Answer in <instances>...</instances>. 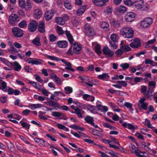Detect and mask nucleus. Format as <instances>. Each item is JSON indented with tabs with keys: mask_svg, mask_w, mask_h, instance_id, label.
Masks as SVG:
<instances>
[{
	"mask_svg": "<svg viewBox=\"0 0 157 157\" xmlns=\"http://www.w3.org/2000/svg\"><path fill=\"white\" fill-rule=\"evenodd\" d=\"M61 113L56 111L53 112L52 114V116L56 117H59L61 116Z\"/></svg>",
	"mask_w": 157,
	"mask_h": 157,
	"instance_id": "56",
	"label": "nucleus"
},
{
	"mask_svg": "<svg viewBox=\"0 0 157 157\" xmlns=\"http://www.w3.org/2000/svg\"><path fill=\"white\" fill-rule=\"evenodd\" d=\"M145 121L147 122V124H145V125H146L148 128H153L150 123V121L147 118L146 119Z\"/></svg>",
	"mask_w": 157,
	"mask_h": 157,
	"instance_id": "52",
	"label": "nucleus"
},
{
	"mask_svg": "<svg viewBox=\"0 0 157 157\" xmlns=\"http://www.w3.org/2000/svg\"><path fill=\"white\" fill-rule=\"evenodd\" d=\"M34 17L36 18H39L42 15L41 11L39 9L35 10L34 13Z\"/></svg>",
	"mask_w": 157,
	"mask_h": 157,
	"instance_id": "22",
	"label": "nucleus"
},
{
	"mask_svg": "<svg viewBox=\"0 0 157 157\" xmlns=\"http://www.w3.org/2000/svg\"><path fill=\"white\" fill-rule=\"evenodd\" d=\"M102 125L105 127L109 128L110 129L113 130L116 129V128L113 126L111 125L110 124L108 123L103 122L102 123Z\"/></svg>",
	"mask_w": 157,
	"mask_h": 157,
	"instance_id": "34",
	"label": "nucleus"
},
{
	"mask_svg": "<svg viewBox=\"0 0 157 157\" xmlns=\"http://www.w3.org/2000/svg\"><path fill=\"white\" fill-rule=\"evenodd\" d=\"M12 31L15 37L18 38L21 37L23 35L22 30L18 27H14L12 29Z\"/></svg>",
	"mask_w": 157,
	"mask_h": 157,
	"instance_id": "5",
	"label": "nucleus"
},
{
	"mask_svg": "<svg viewBox=\"0 0 157 157\" xmlns=\"http://www.w3.org/2000/svg\"><path fill=\"white\" fill-rule=\"evenodd\" d=\"M75 113L77 115L78 117L80 118L82 117V114L84 113V111L81 110L78 107H77L75 109Z\"/></svg>",
	"mask_w": 157,
	"mask_h": 157,
	"instance_id": "21",
	"label": "nucleus"
},
{
	"mask_svg": "<svg viewBox=\"0 0 157 157\" xmlns=\"http://www.w3.org/2000/svg\"><path fill=\"white\" fill-rule=\"evenodd\" d=\"M38 25V23L34 20L31 21L28 25V29L29 31L33 32L35 31Z\"/></svg>",
	"mask_w": 157,
	"mask_h": 157,
	"instance_id": "6",
	"label": "nucleus"
},
{
	"mask_svg": "<svg viewBox=\"0 0 157 157\" xmlns=\"http://www.w3.org/2000/svg\"><path fill=\"white\" fill-rule=\"evenodd\" d=\"M94 106H90L88 107V109L92 113H94L95 112V109Z\"/></svg>",
	"mask_w": 157,
	"mask_h": 157,
	"instance_id": "61",
	"label": "nucleus"
},
{
	"mask_svg": "<svg viewBox=\"0 0 157 157\" xmlns=\"http://www.w3.org/2000/svg\"><path fill=\"white\" fill-rule=\"evenodd\" d=\"M116 10L117 12L123 13L127 11V8L124 6L121 5L117 7Z\"/></svg>",
	"mask_w": 157,
	"mask_h": 157,
	"instance_id": "18",
	"label": "nucleus"
},
{
	"mask_svg": "<svg viewBox=\"0 0 157 157\" xmlns=\"http://www.w3.org/2000/svg\"><path fill=\"white\" fill-rule=\"evenodd\" d=\"M65 93L67 94H70L72 92V88L69 86H67L64 88Z\"/></svg>",
	"mask_w": 157,
	"mask_h": 157,
	"instance_id": "37",
	"label": "nucleus"
},
{
	"mask_svg": "<svg viewBox=\"0 0 157 157\" xmlns=\"http://www.w3.org/2000/svg\"><path fill=\"white\" fill-rule=\"evenodd\" d=\"M152 22L153 20L151 18H147L141 22L140 25L144 28H146L151 25Z\"/></svg>",
	"mask_w": 157,
	"mask_h": 157,
	"instance_id": "8",
	"label": "nucleus"
},
{
	"mask_svg": "<svg viewBox=\"0 0 157 157\" xmlns=\"http://www.w3.org/2000/svg\"><path fill=\"white\" fill-rule=\"evenodd\" d=\"M98 110L100 111L101 112H106L108 110L107 107L105 106L101 105L100 106H98L97 108Z\"/></svg>",
	"mask_w": 157,
	"mask_h": 157,
	"instance_id": "29",
	"label": "nucleus"
},
{
	"mask_svg": "<svg viewBox=\"0 0 157 157\" xmlns=\"http://www.w3.org/2000/svg\"><path fill=\"white\" fill-rule=\"evenodd\" d=\"M56 31L57 33L59 35L64 34L65 32L69 41L71 44H72L74 42V40L72 35L71 34L69 31L66 30L64 32L62 28L59 26H57L56 27Z\"/></svg>",
	"mask_w": 157,
	"mask_h": 157,
	"instance_id": "2",
	"label": "nucleus"
},
{
	"mask_svg": "<svg viewBox=\"0 0 157 157\" xmlns=\"http://www.w3.org/2000/svg\"><path fill=\"white\" fill-rule=\"evenodd\" d=\"M124 99H119L117 100V103L118 105L121 107H123L124 106V104L123 103V101Z\"/></svg>",
	"mask_w": 157,
	"mask_h": 157,
	"instance_id": "55",
	"label": "nucleus"
},
{
	"mask_svg": "<svg viewBox=\"0 0 157 157\" xmlns=\"http://www.w3.org/2000/svg\"><path fill=\"white\" fill-rule=\"evenodd\" d=\"M12 65L13 66L14 70L16 71H20L21 68V66L16 61L14 62L13 64Z\"/></svg>",
	"mask_w": 157,
	"mask_h": 157,
	"instance_id": "25",
	"label": "nucleus"
},
{
	"mask_svg": "<svg viewBox=\"0 0 157 157\" xmlns=\"http://www.w3.org/2000/svg\"><path fill=\"white\" fill-rule=\"evenodd\" d=\"M86 8V6H84L77 11V14L78 16L82 15L85 12Z\"/></svg>",
	"mask_w": 157,
	"mask_h": 157,
	"instance_id": "28",
	"label": "nucleus"
},
{
	"mask_svg": "<svg viewBox=\"0 0 157 157\" xmlns=\"http://www.w3.org/2000/svg\"><path fill=\"white\" fill-rule=\"evenodd\" d=\"M120 32L121 35L125 38H131L133 36L134 31L131 28L124 27L121 29Z\"/></svg>",
	"mask_w": 157,
	"mask_h": 157,
	"instance_id": "1",
	"label": "nucleus"
},
{
	"mask_svg": "<svg viewBox=\"0 0 157 157\" xmlns=\"http://www.w3.org/2000/svg\"><path fill=\"white\" fill-rule=\"evenodd\" d=\"M143 4L141 3H137V4H135L133 6L138 10L141 11L142 7Z\"/></svg>",
	"mask_w": 157,
	"mask_h": 157,
	"instance_id": "46",
	"label": "nucleus"
},
{
	"mask_svg": "<svg viewBox=\"0 0 157 157\" xmlns=\"http://www.w3.org/2000/svg\"><path fill=\"white\" fill-rule=\"evenodd\" d=\"M35 77L36 80L39 82L42 83L43 82V80L40 78V76L37 74H36Z\"/></svg>",
	"mask_w": 157,
	"mask_h": 157,
	"instance_id": "58",
	"label": "nucleus"
},
{
	"mask_svg": "<svg viewBox=\"0 0 157 157\" xmlns=\"http://www.w3.org/2000/svg\"><path fill=\"white\" fill-rule=\"evenodd\" d=\"M140 40L137 39L134 40L130 44V46L132 48H137L141 45Z\"/></svg>",
	"mask_w": 157,
	"mask_h": 157,
	"instance_id": "13",
	"label": "nucleus"
},
{
	"mask_svg": "<svg viewBox=\"0 0 157 157\" xmlns=\"http://www.w3.org/2000/svg\"><path fill=\"white\" fill-rule=\"evenodd\" d=\"M74 47L73 51L74 53L76 54H79L81 52V50L82 48L81 45L76 42L72 43Z\"/></svg>",
	"mask_w": 157,
	"mask_h": 157,
	"instance_id": "11",
	"label": "nucleus"
},
{
	"mask_svg": "<svg viewBox=\"0 0 157 157\" xmlns=\"http://www.w3.org/2000/svg\"><path fill=\"white\" fill-rule=\"evenodd\" d=\"M20 21V17L16 14L12 13L9 16L8 21L9 24L13 26L15 25Z\"/></svg>",
	"mask_w": 157,
	"mask_h": 157,
	"instance_id": "3",
	"label": "nucleus"
},
{
	"mask_svg": "<svg viewBox=\"0 0 157 157\" xmlns=\"http://www.w3.org/2000/svg\"><path fill=\"white\" fill-rule=\"evenodd\" d=\"M26 4L25 0H19L18 4L21 7L24 8Z\"/></svg>",
	"mask_w": 157,
	"mask_h": 157,
	"instance_id": "44",
	"label": "nucleus"
},
{
	"mask_svg": "<svg viewBox=\"0 0 157 157\" xmlns=\"http://www.w3.org/2000/svg\"><path fill=\"white\" fill-rule=\"evenodd\" d=\"M121 48L125 52H128L131 50L130 48L128 45H122Z\"/></svg>",
	"mask_w": 157,
	"mask_h": 157,
	"instance_id": "40",
	"label": "nucleus"
},
{
	"mask_svg": "<svg viewBox=\"0 0 157 157\" xmlns=\"http://www.w3.org/2000/svg\"><path fill=\"white\" fill-rule=\"evenodd\" d=\"M96 52L98 54H100L101 53V47L99 44H97L95 48Z\"/></svg>",
	"mask_w": 157,
	"mask_h": 157,
	"instance_id": "51",
	"label": "nucleus"
},
{
	"mask_svg": "<svg viewBox=\"0 0 157 157\" xmlns=\"http://www.w3.org/2000/svg\"><path fill=\"white\" fill-rule=\"evenodd\" d=\"M135 136L138 138L141 139L143 140H144L143 136L140 133L138 132H136L135 134Z\"/></svg>",
	"mask_w": 157,
	"mask_h": 157,
	"instance_id": "57",
	"label": "nucleus"
},
{
	"mask_svg": "<svg viewBox=\"0 0 157 157\" xmlns=\"http://www.w3.org/2000/svg\"><path fill=\"white\" fill-rule=\"evenodd\" d=\"M34 59L33 58H30L28 59H25L24 60L25 62H28L29 63H31L33 65H41L44 62L42 60L36 58L34 59V60H33L31 61L30 60H32Z\"/></svg>",
	"mask_w": 157,
	"mask_h": 157,
	"instance_id": "7",
	"label": "nucleus"
},
{
	"mask_svg": "<svg viewBox=\"0 0 157 157\" xmlns=\"http://www.w3.org/2000/svg\"><path fill=\"white\" fill-rule=\"evenodd\" d=\"M111 25L115 28H118L120 26V21L115 19H111L110 20Z\"/></svg>",
	"mask_w": 157,
	"mask_h": 157,
	"instance_id": "15",
	"label": "nucleus"
},
{
	"mask_svg": "<svg viewBox=\"0 0 157 157\" xmlns=\"http://www.w3.org/2000/svg\"><path fill=\"white\" fill-rule=\"evenodd\" d=\"M135 17V14L134 13L129 12L125 16V19L126 21L130 22L133 21Z\"/></svg>",
	"mask_w": 157,
	"mask_h": 157,
	"instance_id": "9",
	"label": "nucleus"
},
{
	"mask_svg": "<svg viewBox=\"0 0 157 157\" xmlns=\"http://www.w3.org/2000/svg\"><path fill=\"white\" fill-rule=\"evenodd\" d=\"M44 24L43 21H41L40 22L38 28V30L40 32L43 33L44 32Z\"/></svg>",
	"mask_w": 157,
	"mask_h": 157,
	"instance_id": "23",
	"label": "nucleus"
},
{
	"mask_svg": "<svg viewBox=\"0 0 157 157\" xmlns=\"http://www.w3.org/2000/svg\"><path fill=\"white\" fill-rule=\"evenodd\" d=\"M106 153L110 155L111 157H117V154H118L117 153L113 151H107L106 152Z\"/></svg>",
	"mask_w": 157,
	"mask_h": 157,
	"instance_id": "48",
	"label": "nucleus"
},
{
	"mask_svg": "<svg viewBox=\"0 0 157 157\" xmlns=\"http://www.w3.org/2000/svg\"><path fill=\"white\" fill-rule=\"evenodd\" d=\"M47 57L51 60H54L56 61H59V60L58 57L54 56L48 55Z\"/></svg>",
	"mask_w": 157,
	"mask_h": 157,
	"instance_id": "53",
	"label": "nucleus"
},
{
	"mask_svg": "<svg viewBox=\"0 0 157 157\" xmlns=\"http://www.w3.org/2000/svg\"><path fill=\"white\" fill-rule=\"evenodd\" d=\"M100 25L101 28L105 31H107L109 30V25L105 21H102L100 23Z\"/></svg>",
	"mask_w": 157,
	"mask_h": 157,
	"instance_id": "17",
	"label": "nucleus"
},
{
	"mask_svg": "<svg viewBox=\"0 0 157 157\" xmlns=\"http://www.w3.org/2000/svg\"><path fill=\"white\" fill-rule=\"evenodd\" d=\"M111 40L112 41L114 42H117L118 40V37L117 35L115 34H112L110 36Z\"/></svg>",
	"mask_w": 157,
	"mask_h": 157,
	"instance_id": "35",
	"label": "nucleus"
},
{
	"mask_svg": "<svg viewBox=\"0 0 157 157\" xmlns=\"http://www.w3.org/2000/svg\"><path fill=\"white\" fill-rule=\"evenodd\" d=\"M123 53V52L120 49H117L115 52V53L117 55L119 56H121Z\"/></svg>",
	"mask_w": 157,
	"mask_h": 157,
	"instance_id": "64",
	"label": "nucleus"
},
{
	"mask_svg": "<svg viewBox=\"0 0 157 157\" xmlns=\"http://www.w3.org/2000/svg\"><path fill=\"white\" fill-rule=\"evenodd\" d=\"M24 8H25V10L26 11H29L31 9L32 7L31 6L29 0H27L26 1V3Z\"/></svg>",
	"mask_w": 157,
	"mask_h": 157,
	"instance_id": "32",
	"label": "nucleus"
},
{
	"mask_svg": "<svg viewBox=\"0 0 157 157\" xmlns=\"http://www.w3.org/2000/svg\"><path fill=\"white\" fill-rule=\"evenodd\" d=\"M27 24L26 21H23L20 22L18 24V26L21 28H24L27 26Z\"/></svg>",
	"mask_w": 157,
	"mask_h": 157,
	"instance_id": "41",
	"label": "nucleus"
},
{
	"mask_svg": "<svg viewBox=\"0 0 157 157\" xmlns=\"http://www.w3.org/2000/svg\"><path fill=\"white\" fill-rule=\"evenodd\" d=\"M122 125L124 128H128L129 129H136V128L135 126L131 124H127L124 123L122 124Z\"/></svg>",
	"mask_w": 157,
	"mask_h": 157,
	"instance_id": "24",
	"label": "nucleus"
},
{
	"mask_svg": "<svg viewBox=\"0 0 157 157\" xmlns=\"http://www.w3.org/2000/svg\"><path fill=\"white\" fill-rule=\"evenodd\" d=\"M29 83L34 86L36 89H40V86L37 83L33 81H31Z\"/></svg>",
	"mask_w": 157,
	"mask_h": 157,
	"instance_id": "43",
	"label": "nucleus"
},
{
	"mask_svg": "<svg viewBox=\"0 0 157 157\" xmlns=\"http://www.w3.org/2000/svg\"><path fill=\"white\" fill-rule=\"evenodd\" d=\"M17 13L19 15L22 17H25V12L21 9H20L18 10Z\"/></svg>",
	"mask_w": 157,
	"mask_h": 157,
	"instance_id": "54",
	"label": "nucleus"
},
{
	"mask_svg": "<svg viewBox=\"0 0 157 157\" xmlns=\"http://www.w3.org/2000/svg\"><path fill=\"white\" fill-rule=\"evenodd\" d=\"M20 123L21 124V126L24 128H26L28 129L29 128L30 125L29 124H28L25 122H21V121L20 122Z\"/></svg>",
	"mask_w": 157,
	"mask_h": 157,
	"instance_id": "49",
	"label": "nucleus"
},
{
	"mask_svg": "<svg viewBox=\"0 0 157 157\" xmlns=\"http://www.w3.org/2000/svg\"><path fill=\"white\" fill-rule=\"evenodd\" d=\"M2 88H1L3 91L4 92L7 91L6 87H7V84L6 82L2 81L1 83Z\"/></svg>",
	"mask_w": 157,
	"mask_h": 157,
	"instance_id": "42",
	"label": "nucleus"
},
{
	"mask_svg": "<svg viewBox=\"0 0 157 157\" xmlns=\"http://www.w3.org/2000/svg\"><path fill=\"white\" fill-rule=\"evenodd\" d=\"M109 76L108 73H103L102 75H99L98 76V78L99 79H102L104 80H107L109 78Z\"/></svg>",
	"mask_w": 157,
	"mask_h": 157,
	"instance_id": "19",
	"label": "nucleus"
},
{
	"mask_svg": "<svg viewBox=\"0 0 157 157\" xmlns=\"http://www.w3.org/2000/svg\"><path fill=\"white\" fill-rule=\"evenodd\" d=\"M24 69L25 71L27 72H29L33 70L32 68H30L29 66H26L25 67Z\"/></svg>",
	"mask_w": 157,
	"mask_h": 157,
	"instance_id": "62",
	"label": "nucleus"
},
{
	"mask_svg": "<svg viewBox=\"0 0 157 157\" xmlns=\"http://www.w3.org/2000/svg\"><path fill=\"white\" fill-rule=\"evenodd\" d=\"M84 120L88 124H90L92 121H94L93 117L88 115L85 117Z\"/></svg>",
	"mask_w": 157,
	"mask_h": 157,
	"instance_id": "36",
	"label": "nucleus"
},
{
	"mask_svg": "<svg viewBox=\"0 0 157 157\" xmlns=\"http://www.w3.org/2000/svg\"><path fill=\"white\" fill-rule=\"evenodd\" d=\"M102 52L105 55L109 57L113 56L114 54L113 51L107 47H104L102 49Z\"/></svg>",
	"mask_w": 157,
	"mask_h": 157,
	"instance_id": "12",
	"label": "nucleus"
},
{
	"mask_svg": "<svg viewBox=\"0 0 157 157\" xmlns=\"http://www.w3.org/2000/svg\"><path fill=\"white\" fill-rule=\"evenodd\" d=\"M49 39L50 41L54 42L56 40L57 37L54 35L52 34L50 35Z\"/></svg>",
	"mask_w": 157,
	"mask_h": 157,
	"instance_id": "47",
	"label": "nucleus"
},
{
	"mask_svg": "<svg viewBox=\"0 0 157 157\" xmlns=\"http://www.w3.org/2000/svg\"><path fill=\"white\" fill-rule=\"evenodd\" d=\"M150 5L146 3L143 4L141 11H148L150 8Z\"/></svg>",
	"mask_w": 157,
	"mask_h": 157,
	"instance_id": "38",
	"label": "nucleus"
},
{
	"mask_svg": "<svg viewBox=\"0 0 157 157\" xmlns=\"http://www.w3.org/2000/svg\"><path fill=\"white\" fill-rule=\"evenodd\" d=\"M56 21L58 24L63 25L65 24V21L63 19L60 17H57L56 18Z\"/></svg>",
	"mask_w": 157,
	"mask_h": 157,
	"instance_id": "26",
	"label": "nucleus"
},
{
	"mask_svg": "<svg viewBox=\"0 0 157 157\" xmlns=\"http://www.w3.org/2000/svg\"><path fill=\"white\" fill-rule=\"evenodd\" d=\"M52 78H54V81L58 84H60L61 83V80L58 78L56 75L54 74L52 76Z\"/></svg>",
	"mask_w": 157,
	"mask_h": 157,
	"instance_id": "27",
	"label": "nucleus"
},
{
	"mask_svg": "<svg viewBox=\"0 0 157 157\" xmlns=\"http://www.w3.org/2000/svg\"><path fill=\"white\" fill-rule=\"evenodd\" d=\"M85 33L89 36H93L96 34L94 29L91 27L90 24H86L85 25Z\"/></svg>",
	"mask_w": 157,
	"mask_h": 157,
	"instance_id": "4",
	"label": "nucleus"
},
{
	"mask_svg": "<svg viewBox=\"0 0 157 157\" xmlns=\"http://www.w3.org/2000/svg\"><path fill=\"white\" fill-rule=\"evenodd\" d=\"M53 16V12L52 10L47 11L44 14V17L47 20H51Z\"/></svg>",
	"mask_w": 157,
	"mask_h": 157,
	"instance_id": "16",
	"label": "nucleus"
},
{
	"mask_svg": "<svg viewBox=\"0 0 157 157\" xmlns=\"http://www.w3.org/2000/svg\"><path fill=\"white\" fill-rule=\"evenodd\" d=\"M64 5L66 8L68 10H71L72 8L71 4L69 0H64Z\"/></svg>",
	"mask_w": 157,
	"mask_h": 157,
	"instance_id": "30",
	"label": "nucleus"
},
{
	"mask_svg": "<svg viewBox=\"0 0 157 157\" xmlns=\"http://www.w3.org/2000/svg\"><path fill=\"white\" fill-rule=\"evenodd\" d=\"M148 105V104L147 102L145 103H143L141 104V106L144 110H147V106Z\"/></svg>",
	"mask_w": 157,
	"mask_h": 157,
	"instance_id": "60",
	"label": "nucleus"
},
{
	"mask_svg": "<svg viewBox=\"0 0 157 157\" xmlns=\"http://www.w3.org/2000/svg\"><path fill=\"white\" fill-rule=\"evenodd\" d=\"M120 67L124 70H126L129 67V64L128 63H122L120 64Z\"/></svg>",
	"mask_w": 157,
	"mask_h": 157,
	"instance_id": "45",
	"label": "nucleus"
},
{
	"mask_svg": "<svg viewBox=\"0 0 157 157\" xmlns=\"http://www.w3.org/2000/svg\"><path fill=\"white\" fill-rule=\"evenodd\" d=\"M109 0H92L93 3L98 6H104Z\"/></svg>",
	"mask_w": 157,
	"mask_h": 157,
	"instance_id": "10",
	"label": "nucleus"
},
{
	"mask_svg": "<svg viewBox=\"0 0 157 157\" xmlns=\"http://www.w3.org/2000/svg\"><path fill=\"white\" fill-rule=\"evenodd\" d=\"M124 106H125L127 108L129 109L131 112L133 113V111L134 110L132 107V105L131 103L128 102H125L124 104Z\"/></svg>",
	"mask_w": 157,
	"mask_h": 157,
	"instance_id": "33",
	"label": "nucleus"
},
{
	"mask_svg": "<svg viewBox=\"0 0 157 157\" xmlns=\"http://www.w3.org/2000/svg\"><path fill=\"white\" fill-rule=\"evenodd\" d=\"M46 104L50 106H53L55 107L59 108V104L58 103L51 100H49L48 102H46Z\"/></svg>",
	"mask_w": 157,
	"mask_h": 157,
	"instance_id": "20",
	"label": "nucleus"
},
{
	"mask_svg": "<svg viewBox=\"0 0 157 157\" xmlns=\"http://www.w3.org/2000/svg\"><path fill=\"white\" fill-rule=\"evenodd\" d=\"M105 12L107 14L109 15L111 14L112 12V9L111 8L108 7L105 10Z\"/></svg>",
	"mask_w": 157,
	"mask_h": 157,
	"instance_id": "59",
	"label": "nucleus"
},
{
	"mask_svg": "<svg viewBox=\"0 0 157 157\" xmlns=\"http://www.w3.org/2000/svg\"><path fill=\"white\" fill-rule=\"evenodd\" d=\"M124 2L125 4L128 6H133V4H134L130 0H124Z\"/></svg>",
	"mask_w": 157,
	"mask_h": 157,
	"instance_id": "50",
	"label": "nucleus"
},
{
	"mask_svg": "<svg viewBox=\"0 0 157 157\" xmlns=\"http://www.w3.org/2000/svg\"><path fill=\"white\" fill-rule=\"evenodd\" d=\"M32 43L37 46H40L41 44L40 42V38L39 37H36L32 41Z\"/></svg>",
	"mask_w": 157,
	"mask_h": 157,
	"instance_id": "31",
	"label": "nucleus"
},
{
	"mask_svg": "<svg viewBox=\"0 0 157 157\" xmlns=\"http://www.w3.org/2000/svg\"><path fill=\"white\" fill-rule=\"evenodd\" d=\"M57 45L60 48H64L68 46V42L66 40H60L56 43Z\"/></svg>",
	"mask_w": 157,
	"mask_h": 157,
	"instance_id": "14",
	"label": "nucleus"
},
{
	"mask_svg": "<svg viewBox=\"0 0 157 157\" xmlns=\"http://www.w3.org/2000/svg\"><path fill=\"white\" fill-rule=\"evenodd\" d=\"M153 62L154 61L151 59H145V63L146 64H150L152 66V64H153Z\"/></svg>",
	"mask_w": 157,
	"mask_h": 157,
	"instance_id": "63",
	"label": "nucleus"
},
{
	"mask_svg": "<svg viewBox=\"0 0 157 157\" xmlns=\"http://www.w3.org/2000/svg\"><path fill=\"white\" fill-rule=\"evenodd\" d=\"M90 133L93 135L95 136H99L100 134V132L99 131L96 129H92L90 130Z\"/></svg>",
	"mask_w": 157,
	"mask_h": 157,
	"instance_id": "39",
	"label": "nucleus"
}]
</instances>
